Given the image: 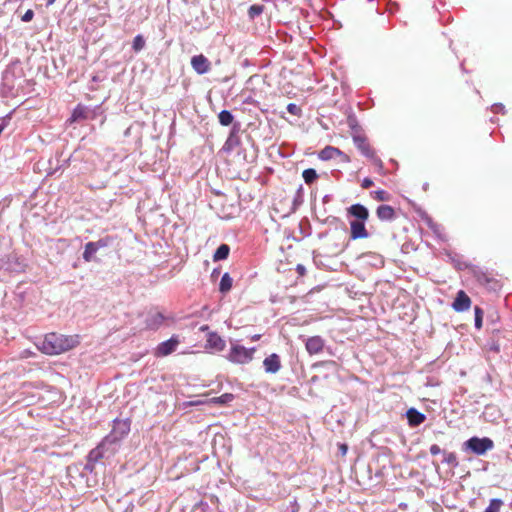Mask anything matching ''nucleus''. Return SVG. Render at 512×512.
Instances as JSON below:
<instances>
[{"label":"nucleus","instance_id":"39","mask_svg":"<svg viewBox=\"0 0 512 512\" xmlns=\"http://www.w3.org/2000/svg\"><path fill=\"white\" fill-rule=\"evenodd\" d=\"M491 111L493 113H503L504 114L505 113V107L501 103H496V104L492 105Z\"/></svg>","mask_w":512,"mask_h":512},{"label":"nucleus","instance_id":"18","mask_svg":"<svg viewBox=\"0 0 512 512\" xmlns=\"http://www.w3.org/2000/svg\"><path fill=\"white\" fill-rule=\"evenodd\" d=\"M165 319L166 317L161 312H154L147 316L146 325L149 329L156 330L163 324Z\"/></svg>","mask_w":512,"mask_h":512},{"label":"nucleus","instance_id":"24","mask_svg":"<svg viewBox=\"0 0 512 512\" xmlns=\"http://www.w3.org/2000/svg\"><path fill=\"white\" fill-rule=\"evenodd\" d=\"M425 222L439 239L444 240V235L442 234L443 228L441 225L435 223L430 217H426Z\"/></svg>","mask_w":512,"mask_h":512},{"label":"nucleus","instance_id":"35","mask_svg":"<svg viewBox=\"0 0 512 512\" xmlns=\"http://www.w3.org/2000/svg\"><path fill=\"white\" fill-rule=\"evenodd\" d=\"M287 111L294 116H300L301 114V108L295 103H289L287 105Z\"/></svg>","mask_w":512,"mask_h":512},{"label":"nucleus","instance_id":"27","mask_svg":"<svg viewBox=\"0 0 512 512\" xmlns=\"http://www.w3.org/2000/svg\"><path fill=\"white\" fill-rule=\"evenodd\" d=\"M302 177L306 184H311L318 178V174L315 169L308 168L303 171Z\"/></svg>","mask_w":512,"mask_h":512},{"label":"nucleus","instance_id":"16","mask_svg":"<svg viewBox=\"0 0 512 512\" xmlns=\"http://www.w3.org/2000/svg\"><path fill=\"white\" fill-rule=\"evenodd\" d=\"M206 346L216 351H223L226 343L216 332H210L208 334Z\"/></svg>","mask_w":512,"mask_h":512},{"label":"nucleus","instance_id":"4","mask_svg":"<svg viewBox=\"0 0 512 512\" xmlns=\"http://www.w3.org/2000/svg\"><path fill=\"white\" fill-rule=\"evenodd\" d=\"M255 351V347L246 348L242 345L235 344L230 348L227 359L232 363L246 364L253 359Z\"/></svg>","mask_w":512,"mask_h":512},{"label":"nucleus","instance_id":"36","mask_svg":"<svg viewBox=\"0 0 512 512\" xmlns=\"http://www.w3.org/2000/svg\"><path fill=\"white\" fill-rule=\"evenodd\" d=\"M93 244L96 246L97 250L99 251L101 248H105L108 246L109 240L107 238H101V239L93 242Z\"/></svg>","mask_w":512,"mask_h":512},{"label":"nucleus","instance_id":"23","mask_svg":"<svg viewBox=\"0 0 512 512\" xmlns=\"http://www.w3.org/2000/svg\"><path fill=\"white\" fill-rule=\"evenodd\" d=\"M218 120H219V123L222 126H229V125H231L233 123L234 116H233V114L230 111L222 110L218 114Z\"/></svg>","mask_w":512,"mask_h":512},{"label":"nucleus","instance_id":"14","mask_svg":"<svg viewBox=\"0 0 512 512\" xmlns=\"http://www.w3.org/2000/svg\"><path fill=\"white\" fill-rule=\"evenodd\" d=\"M238 125H234L226 142L224 143L223 149L227 152L233 151L237 146L240 145V138L238 135Z\"/></svg>","mask_w":512,"mask_h":512},{"label":"nucleus","instance_id":"30","mask_svg":"<svg viewBox=\"0 0 512 512\" xmlns=\"http://www.w3.org/2000/svg\"><path fill=\"white\" fill-rule=\"evenodd\" d=\"M474 325L476 329H480L482 327L483 320V311L480 307L476 306L474 308Z\"/></svg>","mask_w":512,"mask_h":512},{"label":"nucleus","instance_id":"25","mask_svg":"<svg viewBox=\"0 0 512 512\" xmlns=\"http://www.w3.org/2000/svg\"><path fill=\"white\" fill-rule=\"evenodd\" d=\"M87 108L82 105H77L71 115V122H75L79 119H85L87 117Z\"/></svg>","mask_w":512,"mask_h":512},{"label":"nucleus","instance_id":"48","mask_svg":"<svg viewBox=\"0 0 512 512\" xmlns=\"http://www.w3.org/2000/svg\"><path fill=\"white\" fill-rule=\"evenodd\" d=\"M214 274H218V271H216V270H213V273H212V275H214Z\"/></svg>","mask_w":512,"mask_h":512},{"label":"nucleus","instance_id":"22","mask_svg":"<svg viewBox=\"0 0 512 512\" xmlns=\"http://www.w3.org/2000/svg\"><path fill=\"white\" fill-rule=\"evenodd\" d=\"M230 247L227 244H221L213 255L214 261H221L227 259L229 256Z\"/></svg>","mask_w":512,"mask_h":512},{"label":"nucleus","instance_id":"42","mask_svg":"<svg viewBox=\"0 0 512 512\" xmlns=\"http://www.w3.org/2000/svg\"><path fill=\"white\" fill-rule=\"evenodd\" d=\"M340 450H341L342 455H345L347 452V446L345 444H341Z\"/></svg>","mask_w":512,"mask_h":512},{"label":"nucleus","instance_id":"43","mask_svg":"<svg viewBox=\"0 0 512 512\" xmlns=\"http://www.w3.org/2000/svg\"><path fill=\"white\" fill-rule=\"evenodd\" d=\"M297 271L300 273V274H303L304 271H305V267L301 264L297 265Z\"/></svg>","mask_w":512,"mask_h":512},{"label":"nucleus","instance_id":"37","mask_svg":"<svg viewBox=\"0 0 512 512\" xmlns=\"http://www.w3.org/2000/svg\"><path fill=\"white\" fill-rule=\"evenodd\" d=\"M375 166H377V168L379 169V171H381L383 169V162L380 158H378L375 154V152L373 153V156L372 157H368Z\"/></svg>","mask_w":512,"mask_h":512},{"label":"nucleus","instance_id":"45","mask_svg":"<svg viewBox=\"0 0 512 512\" xmlns=\"http://www.w3.org/2000/svg\"><path fill=\"white\" fill-rule=\"evenodd\" d=\"M340 157H342L343 161L345 162H348L349 161V157L344 153V155H339Z\"/></svg>","mask_w":512,"mask_h":512},{"label":"nucleus","instance_id":"28","mask_svg":"<svg viewBox=\"0 0 512 512\" xmlns=\"http://www.w3.org/2000/svg\"><path fill=\"white\" fill-rule=\"evenodd\" d=\"M503 502L501 499L493 498L484 512H499Z\"/></svg>","mask_w":512,"mask_h":512},{"label":"nucleus","instance_id":"15","mask_svg":"<svg viewBox=\"0 0 512 512\" xmlns=\"http://www.w3.org/2000/svg\"><path fill=\"white\" fill-rule=\"evenodd\" d=\"M376 215L381 221H392L396 217L394 208L386 204L378 206Z\"/></svg>","mask_w":512,"mask_h":512},{"label":"nucleus","instance_id":"10","mask_svg":"<svg viewBox=\"0 0 512 512\" xmlns=\"http://www.w3.org/2000/svg\"><path fill=\"white\" fill-rule=\"evenodd\" d=\"M350 229V237L353 240L367 238L369 235L365 227V221L352 220L350 222Z\"/></svg>","mask_w":512,"mask_h":512},{"label":"nucleus","instance_id":"2","mask_svg":"<svg viewBox=\"0 0 512 512\" xmlns=\"http://www.w3.org/2000/svg\"><path fill=\"white\" fill-rule=\"evenodd\" d=\"M130 431V421L128 419L113 421V427L111 432L103 439L111 447V454L117 451L119 442L128 435Z\"/></svg>","mask_w":512,"mask_h":512},{"label":"nucleus","instance_id":"19","mask_svg":"<svg viewBox=\"0 0 512 512\" xmlns=\"http://www.w3.org/2000/svg\"><path fill=\"white\" fill-rule=\"evenodd\" d=\"M338 155H344V153L340 149L333 146H326L318 154L319 159L323 161L334 159Z\"/></svg>","mask_w":512,"mask_h":512},{"label":"nucleus","instance_id":"32","mask_svg":"<svg viewBox=\"0 0 512 512\" xmlns=\"http://www.w3.org/2000/svg\"><path fill=\"white\" fill-rule=\"evenodd\" d=\"M264 7L262 5H252L248 10V15L251 19L261 15L263 13Z\"/></svg>","mask_w":512,"mask_h":512},{"label":"nucleus","instance_id":"26","mask_svg":"<svg viewBox=\"0 0 512 512\" xmlns=\"http://www.w3.org/2000/svg\"><path fill=\"white\" fill-rule=\"evenodd\" d=\"M235 396L232 393H224L221 396L214 397L211 402L214 404L225 405L233 401Z\"/></svg>","mask_w":512,"mask_h":512},{"label":"nucleus","instance_id":"8","mask_svg":"<svg viewBox=\"0 0 512 512\" xmlns=\"http://www.w3.org/2000/svg\"><path fill=\"white\" fill-rule=\"evenodd\" d=\"M281 367V359L277 353H272L263 360V368L266 373L276 374Z\"/></svg>","mask_w":512,"mask_h":512},{"label":"nucleus","instance_id":"1","mask_svg":"<svg viewBox=\"0 0 512 512\" xmlns=\"http://www.w3.org/2000/svg\"><path fill=\"white\" fill-rule=\"evenodd\" d=\"M80 343L78 335L48 333L41 342L40 350L47 355H58L73 349Z\"/></svg>","mask_w":512,"mask_h":512},{"label":"nucleus","instance_id":"9","mask_svg":"<svg viewBox=\"0 0 512 512\" xmlns=\"http://www.w3.org/2000/svg\"><path fill=\"white\" fill-rule=\"evenodd\" d=\"M179 344L177 336H172L170 339L161 342L156 349L157 356H167L174 352Z\"/></svg>","mask_w":512,"mask_h":512},{"label":"nucleus","instance_id":"44","mask_svg":"<svg viewBox=\"0 0 512 512\" xmlns=\"http://www.w3.org/2000/svg\"><path fill=\"white\" fill-rule=\"evenodd\" d=\"M260 337H261V335H260V334H255V335H253V336L251 337V340H252V341H257V340H259V339H260Z\"/></svg>","mask_w":512,"mask_h":512},{"label":"nucleus","instance_id":"31","mask_svg":"<svg viewBox=\"0 0 512 512\" xmlns=\"http://www.w3.org/2000/svg\"><path fill=\"white\" fill-rule=\"evenodd\" d=\"M347 123L349 128L352 130V133H361V127L359 126L355 116L350 115L347 119Z\"/></svg>","mask_w":512,"mask_h":512},{"label":"nucleus","instance_id":"29","mask_svg":"<svg viewBox=\"0 0 512 512\" xmlns=\"http://www.w3.org/2000/svg\"><path fill=\"white\" fill-rule=\"evenodd\" d=\"M145 46V39L142 35H136L132 42V48L135 52L141 51Z\"/></svg>","mask_w":512,"mask_h":512},{"label":"nucleus","instance_id":"6","mask_svg":"<svg viewBox=\"0 0 512 512\" xmlns=\"http://www.w3.org/2000/svg\"><path fill=\"white\" fill-rule=\"evenodd\" d=\"M352 139L354 145L363 156L367 158L373 156L374 150L371 148L364 135L361 133H352Z\"/></svg>","mask_w":512,"mask_h":512},{"label":"nucleus","instance_id":"34","mask_svg":"<svg viewBox=\"0 0 512 512\" xmlns=\"http://www.w3.org/2000/svg\"><path fill=\"white\" fill-rule=\"evenodd\" d=\"M443 462L447 463V464H451L453 466H456L458 463H457V457L454 453L452 452H449V453H445V456H444V459H443Z\"/></svg>","mask_w":512,"mask_h":512},{"label":"nucleus","instance_id":"33","mask_svg":"<svg viewBox=\"0 0 512 512\" xmlns=\"http://www.w3.org/2000/svg\"><path fill=\"white\" fill-rule=\"evenodd\" d=\"M371 194H372L373 198L378 201H388L390 198L389 193L382 189L374 191Z\"/></svg>","mask_w":512,"mask_h":512},{"label":"nucleus","instance_id":"46","mask_svg":"<svg viewBox=\"0 0 512 512\" xmlns=\"http://www.w3.org/2000/svg\"><path fill=\"white\" fill-rule=\"evenodd\" d=\"M55 0H47V5H51L54 3Z\"/></svg>","mask_w":512,"mask_h":512},{"label":"nucleus","instance_id":"20","mask_svg":"<svg viewBox=\"0 0 512 512\" xmlns=\"http://www.w3.org/2000/svg\"><path fill=\"white\" fill-rule=\"evenodd\" d=\"M97 252L98 250L96 246L93 244V242H88L85 244L82 257L85 262H91L95 260V255Z\"/></svg>","mask_w":512,"mask_h":512},{"label":"nucleus","instance_id":"3","mask_svg":"<svg viewBox=\"0 0 512 512\" xmlns=\"http://www.w3.org/2000/svg\"><path fill=\"white\" fill-rule=\"evenodd\" d=\"M494 448V442L488 437L479 438L477 436L471 437L463 443L465 451H471L476 455H484L487 451Z\"/></svg>","mask_w":512,"mask_h":512},{"label":"nucleus","instance_id":"38","mask_svg":"<svg viewBox=\"0 0 512 512\" xmlns=\"http://www.w3.org/2000/svg\"><path fill=\"white\" fill-rule=\"evenodd\" d=\"M34 17V12L31 9H28L21 17L23 22H30Z\"/></svg>","mask_w":512,"mask_h":512},{"label":"nucleus","instance_id":"13","mask_svg":"<svg viewBox=\"0 0 512 512\" xmlns=\"http://www.w3.org/2000/svg\"><path fill=\"white\" fill-rule=\"evenodd\" d=\"M348 214L354 216L355 221H366L369 217L368 209L362 204H353L348 208Z\"/></svg>","mask_w":512,"mask_h":512},{"label":"nucleus","instance_id":"21","mask_svg":"<svg viewBox=\"0 0 512 512\" xmlns=\"http://www.w3.org/2000/svg\"><path fill=\"white\" fill-rule=\"evenodd\" d=\"M232 284V277L229 275V273H224L219 284V291L223 294L229 292L232 288Z\"/></svg>","mask_w":512,"mask_h":512},{"label":"nucleus","instance_id":"17","mask_svg":"<svg viewBox=\"0 0 512 512\" xmlns=\"http://www.w3.org/2000/svg\"><path fill=\"white\" fill-rule=\"evenodd\" d=\"M406 416L409 425L412 427L419 426L426 419V416L415 408L408 409V411L406 412Z\"/></svg>","mask_w":512,"mask_h":512},{"label":"nucleus","instance_id":"47","mask_svg":"<svg viewBox=\"0 0 512 512\" xmlns=\"http://www.w3.org/2000/svg\"><path fill=\"white\" fill-rule=\"evenodd\" d=\"M214 274H218V271H216V270H213V273H212V275H214Z\"/></svg>","mask_w":512,"mask_h":512},{"label":"nucleus","instance_id":"5","mask_svg":"<svg viewBox=\"0 0 512 512\" xmlns=\"http://www.w3.org/2000/svg\"><path fill=\"white\" fill-rule=\"evenodd\" d=\"M110 451L111 447L107 443H105L104 440H102V442L96 448L92 449L89 452L87 456V463L85 464L84 469L89 473H93L95 465L100 459L112 455Z\"/></svg>","mask_w":512,"mask_h":512},{"label":"nucleus","instance_id":"40","mask_svg":"<svg viewBox=\"0 0 512 512\" xmlns=\"http://www.w3.org/2000/svg\"><path fill=\"white\" fill-rule=\"evenodd\" d=\"M373 185V181L370 178H364L362 180L361 186L364 189H368Z\"/></svg>","mask_w":512,"mask_h":512},{"label":"nucleus","instance_id":"12","mask_svg":"<svg viewBox=\"0 0 512 512\" xmlns=\"http://www.w3.org/2000/svg\"><path fill=\"white\" fill-rule=\"evenodd\" d=\"M471 300L464 291H459L452 304V307L457 312H464L470 308Z\"/></svg>","mask_w":512,"mask_h":512},{"label":"nucleus","instance_id":"11","mask_svg":"<svg viewBox=\"0 0 512 512\" xmlns=\"http://www.w3.org/2000/svg\"><path fill=\"white\" fill-rule=\"evenodd\" d=\"M305 347L310 355L318 354L323 350L324 340L320 336H312L306 340Z\"/></svg>","mask_w":512,"mask_h":512},{"label":"nucleus","instance_id":"7","mask_svg":"<svg viewBox=\"0 0 512 512\" xmlns=\"http://www.w3.org/2000/svg\"><path fill=\"white\" fill-rule=\"evenodd\" d=\"M191 66L199 75L206 74L210 71V61L202 54L195 55L191 58Z\"/></svg>","mask_w":512,"mask_h":512},{"label":"nucleus","instance_id":"41","mask_svg":"<svg viewBox=\"0 0 512 512\" xmlns=\"http://www.w3.org/2000/svg\"><path fill=\"white\" fill-rule=\"evenodd\" d=\"M430 453L432 455H438L441 453V448L437 444H433L430 446Z\"/></svg>","mask_w":512,"mask_h":512}]
</instances>
